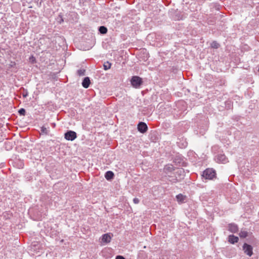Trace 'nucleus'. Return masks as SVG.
<instances>
[{"mask_svg": "<svg viewBox=\"0 0 259 259\" xmlns=\"http://www.w3.org/2000/svg\"><path fill=\"white\" fill-rule=\"evenodd\" d=\"M175 167L172 164H167L163 168V175L167 179L172 183H176L179 182L177 178L175 176L174 171Z\"/></svg>", "mask_w": 259, "mask_h": 259, "instance_id": "obj_1", "label": "nucleus"}, {"mask_svg": "<svg viewBox=\"0 0 259 259\" xmlns=\"http://www.w3.org/2000/svg\"><path fill=\"white\" fill-rule=\"evenodd\" d=\"M216 176L215 171L212 168H207L203 171L202 177L206 180H212Z\"/></svg>", "mask_w": 259, "mask_h": 259, "instance_id": "obj_2", "label": "nucleus"}, {"mask_svg": "<svg viewBox=\"0 0 259 259\" xmlns=\"http://www.w3.org/2000/svg\"><path fill=\"white\" fill-rule=\"evenodd\" d=\"M143 82L142 78L138 76H133L131 79L132 86L136 89H139Z\"/></svg>", "mask_w": 259, "mask_h": 259, "instance_id": "obj_3", "label": "nucleus"}, {"mask_svg": "<svg viewBox=\"0 0 259 259\" xmlns=\"http://www.w3.org/2000/svg\"><path fill=\"white\" fill-rule=\"evenodd\" d=\"M77 138V134L73 131H67L64 134V138L67 141H72Z\"/></svg>", "mask_w": 259, "mask_h": 259, "instance_id": "obj_4", "label": "nucleus"}, {"mask_svg": "<svg viewBox=\"0 0 259 259\" xmlns=\"http://www.w3.org/2000/svg\"><path fill=\"white\" fill-rule=\"evenodd\" d=\"M242 249L244 253L249 256H251L253 254V247L251 245L244 243L242 246Z\"/></svg>", "mask_w": 259, "mask_h": 259, "instance_id": "obj_5", "label": "nucleus"}, {"mask_svg": "<svg viewBox=\"0 0 259 259\" xmlns=\"http://www.w3.org/2000/svg\"><path fill=\"white\" fill-rule=\"evenodd\" d=\"M215 160L218 163L225 164L228 162V159L224 153L218 154L215 157Z\"/></svg>", "mask_w": 259, "mask_h": 259, "instance_id": "obj_6", "label": "nucleus"}, {"mask_svg": "<svg viewBox=\"0 0 259 259\" xmlns=\"http://www.w3.org/2000/svg\"><path fill=\"white\" fill-rule=\"evenodd\" d=\"M137 128L139 132L141 133L144 134L148 130V126L146 123L144 122H140L138 124Z\"/></svg>", "mask_w": 259, "mask_h": 259, "instance_id": "obj_7", "label": "nucleus"}, {"mask_svg": "<svg viewBox=\"0 0 259 259\" xmlns=\"http://www.w3.org/2000/svg\"><path fill=\"white\" fill-rule=\"evenodd\" d=\"M228 230L232 233H236L238 230V227L234 223L229 224L228 225Z\"/></svg>", "mask_w": 259, "mask_h": 259, "instance_id": "obj_8", "label": "nucleus"}, {"mask_svg": "<svg viewBox=\"0 0 259 259\" xmlns=\"http://www.w3.org/2000/svg\"><path fill=\"white\" fill-rule=\"evenodd\" d=\"M90 83L91 81L90 77H85L83 78L81 84L84 88L87 89L89 87Z\"/></svg>", "mask_w": 259, "mask_h": 259, "instance_id": "obj_9", "label": "nucleus"}, {"mask_svg": "<svg viewBox=\"0 0 259 259\" xmlns=\"http://www.w3.org/2000/svg\"><path fill=\"white\" fill-rule=\"evenodd\" d=\"M238 241L239 238L237 236H234V235H230L228 237V241L232 244H234L238 242Z\"/></svg>", "mask_w": 259, "mask_h": 259, "instance_id": "obj_10", "label": "nucleus"}, {"mask_svg": "<svg viewBox=\"0 0 259 259\" xmlns=\"http://www.w3.org/2000/svg\"><path fill=\"white\" fill-rule=\"evenodd\" d=\"M102 242H103L104 243H109L111 241V237L108 233L104 234V235H102Z\"/></svg>", "mask_w": 259, "mask_h": 259, "instance_id": "obj_11", "label": "nucleus"}, {"mask_svg": "<svg viewBox=\"0 0 259 259\" xmlns=\"http://www.w3.org/2000/svg\"><path fill=\"white\" fill-rule=\"evenodd\" d=\"M114 174L113 171L109 170L106 172L105 174V178L107 180H111L113 179Z\"/></svg>", "mask_w": 259, "mask_h": 259, "instance_id": "obj_12", "label": "nucleus"}, {"mask_svg": "<svg viewBox=\"0 0 259 259\" xmlns=\"http://www.w3.org/2000/svg\"><path fill=\"white\" fill-rule=\"evenodd\" d=\"M186 198V196H184L182 194H179L176 196L177 200L179 203L184 202Z\"/></svg>", "mask_w": 259, "mask_h": 259, "instance_id": "obj_13", "label": "nucleus"}, {"mask_svg": "<svg viewBox=\"0 0 259 259\" xmlns=\"http://www.w3.org/2000/svg\"><path fill=\"white\" fill-rule=\"evenodd\" d=\"M98 30L101 34H105L107 32V28L104 26H101L99 27Z\"/></svg>", "mask_w": 259, "mask_h": 259, "instance_id": "obj_14", "label": "nucleus"}, {"mask_svg": "<svg viewBox=\"0 0 259 259\" xmlns=\"http://www.w3.org/2000/svg\"><path fill=\"white\" fill-rule=\"evenodd\" d=\"M248 232L245 230H241L239 233V236L242 238H245L248 236Z\"/></svg>", "mask_w": 259, "mask_h": 259, "instance_id": "obj_15", "label": "nucleus"}, {"mask_svg": "<svg viewBox=\"0 0 259 259\" xmlns=\"http://www.w3.org/2000/svg\"><path fill=\"white\" fill-rule=\"evenodd\" d=\"M85 70L84 69H80L77 71V74L78 76H83L85 75Z\"/></svg>", "mask_w": 259, "mask_h": 259, "instance_id": "obj_16", "label": "nucleus"}, {"mask_svg": "<svg viewBox=\"0 0 259 259\" xmlns=\"http://www.w3.org/2000/svg\"><path fill=\"white\" fill-rule=\"evenodd\" d=\"M210 46L211 48L214 49H218L220 47V45L218 42H217L216 41H213L211 44Z\"/></svg>", "mask_w": 259, "mask_h": 259, "instance_id": "obj_17", "label": "nucleus"}, {"mask_svg": "<svg viewBox=\"0 0 259 259\" xmlns=\"http://www.w3.org/2000/svg\"><path fill=\"white\" fill-rule=\"evenodd\" d=\"M40 131L41 133L44 134L45 135H48L49 134V131L45 126H42L40 128Z\"/></svg>", "mask_w": 259, "mask_h": 259, "instance_id": "obj_18", "label": "nucleus"}, {"mask_svg": "<svg viewBox=\"0 0 259 259\" xmlns=\"http://www.w3.org/2000/svg\"><path fill=\"white\" fill-rule=\"evenodd\" d=\"M111 64L109 62H107L106 63H105L103 65L104 70H107L110 69L111 67Z\"/></svg>", "mask_w": 259, "mask_h": 259, "instance_id": "obj_19", "label": "nucleus"}, {"mask_svg": "<svg viewBox=\"0 0 259 259\" xmlns=\"http://www.w3.org/2000/svg\"><path fill=\"white\" fill-rule=\"evenodd\" d=\"M18 113L20 115L24 116L26 113V111H25V109H24V108H20L18 110Z\"/></svg>", "mask_w": 259, "mask_h": 259, "instance_id": "obj_20", "label": "nucleus"}, {"mask_svg": "<svg viewBox=\"0 0 259 259\" xmlns=\"http://www.w3.org/2000/svg\"><path fill=\"white\" fill-rule=\"evenodd\" d=\"M57 20H58V22L60 24H61L62 22H63L64 20H63V18L62 15L61 14H59V15L58 17V18H57Z\"/></svg>", "mask_w": 259, "mask_h": 259, "instance_id": "obj_21", "label": "nucleus"}, {"mask_svg": "<svg viewBox=\"0 0 259 259\" xmlns=\"http://www.w3.org/2000/svg\"><path fill=\"white\" fill-rule=\"evenodd\" d=\"M29 61H30V62H31L32 63L36 62V59H35V57H33V56H31L29 58Z\"/></svg>", "mask_w": 259, "mask_h": 259, "instance_id": "obj_22", "label": "nucleus"}, {"mask_svg": "<svg viewBox=\"0 0 259 259\" xmlns=\"http://www.w3.org/2000/svg\"><path fill=\"white\" fill-rule=\"evenodd\" d=\"M133 202L135 204H138L140 202V200L138 198H134V199H133Z\"/></svg>", "mask_w": 259, "mask_h": 259, "instance_id": "obj_23", "label": "nucleus"}, {"mask_svg": "<svg viewBox=\"0 0 259 259\" xmlns=\"http://www.w3.org/2000/svg\"><path fill=\"white\" fill-rule=\"evenodd\" d=\"M115 259H125V258L123 256L118 255L116 256Z\"/></svg>", "mask_w": 259, "mask_h": 259, "instance_id": "obj_24", "label": "nucleus"}, {"mask_svg": "<svg viewBox=\"0 0 259 259\" xmlns=\"http://www.w3.org/2000/svg\"><path fill=\"white\" fill-rule=\"evenodd\" d=\"M23 166H24V164L23 163V162H22L21 161H20V163H19V165L18 166V168H23Z\"/></svg>", "mask_w": 259, "mask_h": 259, "instance_id": "obj_25", "label": "nucleus"}, {"mask_svg": "<svg viewBox=\"0 0 259 259\" xmlns=\"http://www.w3.org/2000/svg\"><path fill=\"white\" fill-rule=\"evenodd\" d=\"M28 92L26 91L24 93H23V97L24 98H26L28 96Z\"/></svg>", "mask_w": 259, "mask_h": 259, "instance_id": "obj_26", "label": "nucleus"}, {"mask_svg": "<svg viewBox=\"0 0 259 259\" xmlns=\"http://www.w3.org/2000/svg\"><path fill=\"white\" fill-rule=\"evenodd\" d=\"M184 172V170L183 169H179L177 171V173L178 174H181L182 172Z\"/></svg>", "mask_w": 259, "mask_h": 259, "instance_id": "obj_27", "label": "nucleus"}, {"mask_svg": "<svg viewBox=\"0 0 259 259\" xmlns=\"http://www.w3.org/2000/svg\"><path fill=\"white\" fill-rule=\"evenodd\" d=\"M187 145V143L186 142H185L183 144V147H186Z\"/></svg>", "mask_w": 259, "mask_h": 259, "instance_id": "obj_28", "label": "nucleus"}]
</instances>
